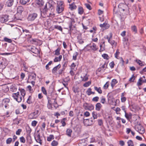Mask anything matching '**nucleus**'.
I'll return each mask as SVG.
<instances>
[{"label": "nucleus", "mask_w": 146, "mask_h": 146, "mask_svg": "<svg viewBox=\"0 0 146 146\" xmlns=\"http://www.w3.org/2000/svg\"><path fill=\"white\" fill-rule=\"evenodd\" d=\"M78 55V53L77 52H75L73 54V59L76 60L77 59V57Z\"/></svg>", "instance_id": "obj_45"}, {"label": "nucleus", "mask_w": 146, "mask_h": 146, "mask_svg": "<svg viewBox=\"0 0 146 146\" xmlns=\"http://www.w3.org/2000/svg\"><path fill=\"white\" fill-rule=\"evenodd\" d=\"M9 20V17L7 15H5L1 16L0 17V21L2 23L5 22Z\"/></svg>", "instance_id": "obj_13"}, {"label": "nucleus", "mask_w": 146, "mask_h": 146, "mask_svg": "<svg viewBox=\"0 0 146 146\" xmlns=\"http://www.w3.org/2000/svg\"><path fill=\"white\" fill-rule=\"evenodd\" d=\"M15 29L19 33V34L21 35L22 34V32H21V30L22 31V28L21 27H20L19 28L16 27Z\"/></svg>", "instance_id": "obj_42"}, {"label": "nucleus", "mask_w": 146, "mask_h": 146, "mask_svg": "<svg viewBox=\"0 0 146 146\" xmlns=\"http://www.w3.org/2000/svg\"><path fill=\"white\" fill-rule=\"evenodd\" d=\"M127 143L128 146H134L133 142L131 140L128 141Z\"/></svg>", "instance_id": "obj_46"}, {"label": "nucleus", "mask_w": 146, "mask_h": 146, "mask_svg": "<svg viewBox=\"0 0 146 146\" xmlns=\"http://www.w3.org/2000/svg\"><path fill=\"white\" fill-rule=\"evenodd\" d=\"M109 86V82H106V83L104 84V88L105 89H107Z\"/></svg>", "instance_id": "obj_61"}, {"label": "nucleus", "mask_w": 146, "mask_h": 146, "mask_svg": "<svg viewBox=\"0 0 146 146\" xmlns=\"http://www.w3.org/2000/svg\"><path fill=\"white\" fill-rule=\"evenodd\" d=\"M66 120V118H64L63 119L61 120V123L62 124V126L64 127L66 125L65 121Z\"/></svg>", "instance_id": "obj_51"}, {"label": "nucleus", "mask_w": 146, "mask_h": 146, "mask_svg": "<svg viewBox=\"0 0 146 146\" xmlns=\"http://www.w3.org/2000/svg\"><path fill=\"white\" fill-rule=\"evenodd\" d=\"M72 131V129H67L66 131V134L68 136L70 137L71 136Z\"/></svg>", "instance_id": "obj_33"}, {"label": "nucleus", "mask_w": 146, "mask_h": 146, "mask_svg": "<svg viewBox=\"0 0 146 146\" xmlns=\"http://www.w3.org/2000/svg\"><path fill=\"white\" fill-rule=\"evenodd\" d=\"M112 35L111 33H110V36L109 37L108 35H107L105 38L107 39L108 42L112 46V48H115L116 47L117 43L115 41L112 39Z\"/></svg>", "instance_id": "obj_3"}, {"label": "nucleus", "mask_w": 146, "mask_h": 146, "mask_svg": "<svg viewBox=\"0 0 146 146\" xmlns=\"http://www.w3.org/2000/svg\"><path fill=\"white\" fill-rule=\"evenodd\" d=\"M48 100V103L47 104V107L49 109H52V102H51V100H50V98L47 97Z\"/></svg>", "instance_id": "obj_19"}, {"label": "nucleus", "mask_w": 146, "mask_h": 146, "mask_svg": "<svg viewBox=\"0 0 146 146\" xmlns=\"http://www.w3.org/2000/svg\"><path fill=\"white\" fill-rule=\"evenodd\" d=\"M30 1V0H20V3L22 5H25L28 3Z\"/></svg>", "instance_id": "obj_34"}, {"label": "nucleus", "mask_w": 146, "mask_h": 146, "mask_svg": "<svg viewBox=\"0 0 146 146\" xmlns=\"http://www.w3.org/2000/svg\"><path fill=\"white\" fill-rule=\"evenodd\" d=\"M50 100H51V102H52V104L54 106V107H57V104L56 100V99H51Z\"/></svg>", "instance_id": "obj_37"}, {"label": "nucleus", "mask_w": 146, "mask_h": 146, "mask_svg": "<svg viewBox=\"0 0 146 146\" xmlns=\"http://www.w3.org/2000/svg\"><path fill=\"white\" fill-rule=\"evenodd\" d=\"M102 56L104 59L106 60H108L109 58V57L108 55L106 54H104L102 55Z\"/></svg>", "instance_id": "obj_43"}, {"label": "nucleus", "mask_w": 146, "mask_h": 146, "mask_svg": "<svg viewBox=\"0 0 146 146\" xmlns=\"http://www.w3.org/2000/svg\"><path fill=\"white\" fill-rule=\"evenodd\" d=\"M145 79L146 78L144 76L140 77L137 82V86H139L141 85L143 83H145Z\"/></svg>", "instance_id": "obj_9"}, {"label": "nucleus", "mask_w": 146, "mask_h": 146, "mask_svg": "<svg viewBox=\"0 0 146 146\" xmlns=\"http://www.w3.org/2000/svg\"><path fill=\"white\" fill-rule=\"evenodd\" d=\"M54 137L53 135H50L47 137V140L48 141H50L52 139H54Z\"/></svg>", "instance_id": "obj_36"}, {"label": "nucleus", "mask_w": 146, "mask_h": 146, "mask_svg": "<svg viewBox=\"0 0 146 146\" xmlns=\"http://www.w3.org/2000/svg\"><path fill=\"white\" fill-rule=\"evenodd\" d=\"M37 123V121L35 120L33 121L31 123V125L33 127H35Z\"/></svg>", "instance_id": "obj_60"}, {"label": "nucleus", "mask_w": 146, "mask_h": 146, "mask_svg": "<svg viewBox=\"0 0 146 146\" xmlns=\"http://www.w3.org/2000/svg\"><path fill=\"white\" fill-rule=\"evenodd\" d=\"M20 92L21 95L24 98V96L25 95V91L24 89H22L20 90Z\"/></svg>", "instance_id": "obj_48"}, {"label": "nucleus", "mask_w": 146, "mask_h": 146, "mask_svg": "<svg viewBox=\"0 0 146 146\" xmlns=\"http://www.w3.org/2000/svg\"><path fill=\"white\" fill-rule=\"evenodd\" d=\"M22 131V129H19L18 130L16 131V135H19L21 133Z\"/></svg>", "instance_id": "obj_64"}, {"label": "nucleus", "mask_w": 146, "mask_h": 146, "mask_svg": "<svg viewBox=\"0 0 146 146\" xmlns=\"http://www.w3.org/2000/svg\"><path fill=\"white\" fill-rule=\"evenodd\" d=\"M36 75L35 73H34L33 74H32L29 76L28 79L27 81V82H30L29 80H35L36 78Z\"/></svg>", "instance_id": "obj_17"}, {"label": "nucleus", "mask_w": 146, "mask_h": 146, "mask_svg": "<svg viewBox=\"0 0 146 146\" xmlns=\"http://www.w3.org/2000/svg\"><path fill=\"white\" fill-rule=\"evenodd\" d=\"M26 129L27 132L29 134H30L31 132V130L30 127L29 126H27L26 127Z\"/></svg>", "instance_id": "obj_39"}, {"label": "nucleus", "mask_w": 146, "mask_h": 146, "mask_svg": "<svg viewBox=\"0 0 146 146\" xmlns=\"http://www.w3.org/2000/svg\"><path fill=\"white\" fill-rule=\"evenodd\" d=\"M98 49V47L96 44L92 43L89 44L87 45L85 47L84 49L86 51H95Z\"/></svg>", "instance_id": "obj_1"}, {"label": "nucleus", "mask_w": 146, "mask_h": 146, "mask_svg": "<svg viewBox=\"0 0 146 146\" xmlns=\"http://www.w3.org/2000/svg\"><path fill=\"white\" fill-rule=\"evenodd\" d=\"M131 30L132 32H133L135 34L137 33V27L135 25L132 26L131 27Z\"/></svg>", "instance_id": "obj_29"}, {"label": "nucleus", "mask_w": 146, "mask_h": 146, "mask_svg": "<svg viewBox=\"0 0 146 146\" xmlns=\"http://www.w3.org/2000/svg\"><path fill=\"white\" fill-rule=\"evenodd\" d=\"M94 89L99 94H101L102 93V91L100 87L98 88L97 87L95 86L94 87Z\"/></svg>", "instance_id": "obj_31"}, {"label": "nucleus", "mask_w": 146, "mask_h": 146, "mask_svg": "<svg viewBox=\"0 0 146 146\" xmlns=\"http://www.w3.org/2000/svg\"><path fill=\"white\" fill-rule=\"evenodd\" d=\"M117 83V81L115 79H113L112 80L111 82V86L112 87V88H113V87L115 86V84H116Z\"/></svg>", "instance_id": "obj_30"}, {"label": "nucleus", "mask_w": 146, "mask_h": 146, "mask_svg": "<svg viewBox=\"0 0 146 146\" xmlns=\"http://www.w3.org/2000/svg\"><path fill=\"white\" fill-rule=\"evenodd\" d=\"M47 4H46L44 6V8L43 9L42 11L41 10L40 11L41 16L43 18H45L46 17V15L44 16H42V14L43 13L44 14H45L46 13V12L47 11Z\"/></svg>", "instance_id": "obj_16"}, {"label": "nucleus", "mask_w": 146, "mask_h": 146, "mask_svg": "<svg viewBox=\"0 0 146 146\" xmlns=\"http://www.w3.org/2000/svg\"><path fill=\"white\" fill-rule=\"evenodd\" d=\"M125 93L123 92L121 94V101L122 102H125L126 100V98L124 97Z\"/></svg>", "instance_id": "obj_25"}, {"label": "nucleus", "mask_w": 146, "mask_h": 146, "mask_svg": "<svg viewBox=\"0 0 146 146\" xmlns=\"http://www.w3.org/2000/svg\"><path fill=\"white\" fill-rule=\"evenodd\" d=\"M38 15L37 13H34L30 14L28 17V19L29 21H34L37 17Z\"/></svg>", "instance_id": "obj_10"}, {"label": "nucleus", "mask_w": 146, "mask_h": 146, "mask_svg": "<svg viewBox=\"0 0 146 146\" xmlns=\"http://www.w3.org/2000/svg\"><path fill=\"white\" fill-rule=\"evenodd\" d=\"M92 89L91 88H89L86 91V94H87L90 96L91 94Z\"/></svg>", "instance_id": "obj_55"}, {"label": "nucleus", "mask_w": 146, "mask_h": 146, "mask_svg": "<svg viewBox=\"0 0 146 146\" xmlns=\"http://www.w3.org/2000/svg\"><path fill=\"white\" fill-rule=\"evenodd\" d=\"M92 116L94 118V119H96L97 118V113L95 112H93Z\"/></svg>", "instance_id": "obj_56"}, {"label": "nucleus", "mask_w": 146, "mask_h": 146, "mask_svg": "<svg viewBox=\"0 0 146 146\" xmlns=\"http://www.w3.org/2000/svg\"><path fill=\"white\" fill-rule=\"evenodd\" d=\"M60 64H59L58 65L54 67L52 70V73H56V71L60 68Z\"/></svg>", "instance_id": "obj_23"}, {"label": "nucleus", "mask_w": 146, "mask_h": 146, "mask_svg": "<svg viewBox=\"0 0 146 146\" xmlns=\"http://www.w3.org/2000/svg\"><path fill=\"white\" fill-rule=\"evenodd\" d=\"M83 106L84 108L86 110H91L94 109V107L92 105L87 103L84 104Z\"/></svg>", "instance_id": "obj_14"}, {"label": "nucleus", "mask_w": 146, "mask_h": 146, "mask_svg": "<svg viewBox=\"0 0 146 146\" xmlns=\"http://www.w3.org/2000/svg\"><path fill=\"white\" fill-rule=\"evenodd\" d=\"M84 12L83 9L82 7H79L78 9V13L80 14H82Z\"/></svg>", "instance_id": "obj_41"}, {"label": "nucleus", "mask_w": 146, "mask_h": 146, "mask_svg": "<svg viewBox=\"0 0 146 146\" xmlns=\"http://www.w3.org/2000/svg\"><path fill=\"white\" fill-rule=\"evenodd\" d=\"M120 109L118 107L116 108L115 109V111L116 113L117 114H119L120 113L119 112L120 111Z\"/></svg>", "instance_id": "obj_63"}, {"label": "nucleus", "mask_w": 146, "mask_h": 146, "mask_svg": "<svg viewBox=\"0 0 146 146\" xmlns=\"http://www.w3.org/2000/svg\"><path fill=\"white\" fill-rule=\"evenodd\" d=\"M99 99V97L98 96H96L93 98L92 99V101L93 102H97L98 101Z\"/></svg>", "instance_id": "obj_62"}, {"label": "nucleus", "mask_w": 146, "mask_h": 146, "mask_svg": "<svg viewBox=\"0 0 146 146\" xmlns=\"http://www.w3.org/2000/svg\"><path fill=\"white\" fill-rule=\"evenodd\" d=\"M19 92H17L16 93H13V94L12 96L15 100L18 96H19Z\"/></svg>", "instance_id": "obj_40"}, {"label": "nucleus", "mask_w": 146, "mask_h": 146, "mask_svg": "<svg viewBox=\"0 0 146 146\" xmlns=\"http://www.w3.org/2000/svg\"><path fill=\"white\" fill-rule=\"evenodd\" d=\"M75 21L72 18H71L70 19V23L69 24L70 30L71 31L73 30V28L75 27L74 23Z\"/></svg>", "instance_id": "obj_11"}, {"label": "nucleus", "mask_w": 146, "mask_h": 146, "mask_svg": "<svg viewBox=\"0 0 146 146\" xmlns=\"http://www.w3.org/2000/svg\"><path fill=\"white\" fill-rule=\"evenodd\" d=\"M93 120L91 118L84 119L83 123L85 126H90L93 123Z\"/></svg>", "instance_id": "obj_12"}, {"label": "nucleus", "mask_w": 146, "mask_h": 146, "mask_svg": "<svg viewBox=\"0 0 146 146\" xmlns=\"http://www.w3.org/2000/svg\"><path fill=\"white\" fill-rule=\"evenodd\" d=\"M10 102V100L8 98H5L3 100L2 104L0 105V108L4 106L5 109H8L9 108L8 104Z\"/></svg>", "instance_id": "obj_5"}, {"label": "nucleus", "mask_w": 146, "mask_h": 146, "mask_svg": "<svg viewBox=\"0 0 146 146\" xmlns=\"http://www.w3.org/2000/svg\"><path fill=\"white\" fill-rule=\"evenodd\" d=\"M136 62L140 66H143L146 65V64L144 62L142 61L139 60H136Z\"/></svg>", "instance_id": "obj_22"}, {"label": "nucleus", "mask_w": 146, "mask_h": 146, "mask_svg": "<svg viewBox=\"0 0 146 146\" xmlns=\"http://www.w3.org/2000/svg\"><path fill=\"white\" fill-rule=\"evenodd\" d=\"M120 54V52H119V50L117 49V50L116 52L114 54V56L117 59H118V56Z\"/></svg>", "instance_id": "obj_35"}, {"label": "nucleus", "mask_w": 146, "mask_h": 146, "mask_svg": "<svg viewBox=\"0 0 146 146\" xmlns=\"http://www.w3.org/2000/svg\"><path fill=\"white\" fill-rule=\"evenodd\" d=\"M38 111L35 110L32 113L29 114V118L30 119H33L36 118L38 115Z\"/></svg>", "instance_id": "obj_8"}, {"label": "nucleus", "mask_w": 146, "mask_h": 146, "mask_svg": "<svg viewBox=\"0 0 146 146\" xmlns=\"http://www.w3.org/2000/svg\"><path fill=\"white\" fill-rule=\"evenodd\" d=\"M54 28L55 29H57L61 31H62V28L61 26L58 25H55L54 26Z\"/></svg>", "instance_id": "obj_54"}, {"label": "nucleus", "mask_w": 146, "mask_h": 146, "mask_svg": "<svg viewBox=\"0 0 146 146\" xmlns=\"http://www.w3.org/2000/svg\"><path fill=\"white\" fill-rule=\"evenodd\" d=\"M29 50L37 56L39 54L40 52L34 46H31L29 48Z\"/></svg>", "instance_id": "obj_7"}, {"label": "nucleus", "mask_w": 146, "mask_h": 146, "mask_svg": "<svg viewBox=\"0 0 146 146\" xmlns=\"http://www.w3.org/2000/svg\"><path fill=\"white\" fill-rule=\"evenodd\" d=\"M102 107L101 104L100 103H97L96 105V110L98 111H99Z\"/></svg>", "instance_id": "obj_26"}, {"label": "nucleus", "mask_w": 146, "mask_h": 146, "mask_svg": "<svg viewBox=\"0 0 146 146\" xmlns=\"http://www.w3.org/2000/svg\"><path fill=\"white\" fill-rule=\"evenodd\" d=\"M125 116L126 119L129 121L131 118L132 115L131 113H127L126 112L125 113Z\"/></svg>", "instance_id": "obj_28"}, {"label": "nucleus", "mask_w": 146, "mask_h": 146, "mask_svg": "<svg viewBox=\"0 0 146 146\" xmlns=\"http://www.w3.org/2000/svg\"><path fill=\"white\" fill-rule=\"evenodd\" d=\"M127 6V5L126 3H120L118 7L122 9L123 10V11H124L125 9H124L123 8L126 6Z\"/></svg>", "instance_id": "obj_24"}, {"label": "nucleus", "mask_w": 146, "mask_h": 146, "mask_svg": "<svg viewBox=\"0 0 146 146\" xmlns=\"http://www.w3.org/2000/svg\"><path fill=\"white\" fill-rule=\"evenodd\" d=\"M136 130L140 134H143L145 132V129L140 124L136 125L135 127Z\"/></svg>", "instance_id": "obj_4"}, {"label": "nucleus", "mask_w": 146, "mask_h": 146, "mask_svg": "<svg viewBox=\"0 0 146 146\" xmlns=\"http://www.w3.org/2000/svg\"><path fill=\"white\" fill-rule=\"evenodd\" d=\"M41 90L43 93L46 95H47L46 90L44 87H42L41 88Z\"/></svg>", "instance_id": "obj_59"}, {"label": "nucleus", "mask_w": 146, "mask_h": 146, "mask_svg": "<svg viewBox=\"0 0 146 146\" xmlns=\"http://www.w3.org/2000/svg\"><path fill=\"white\" fill-rule=\"evenodd\" d=\"M20 140L21 142L22 143H25V139L23 137H21L20 138Z\"/></svg>", "instance_id": "obj_58"}, {"label": "nucleus", "mask_w": 146, "mask_h": 146, "mask_svg": "<svg viewBox=\"0 0 146 146\" xmlns=\"http://www.w3.org/2000/svg\"><path fill=\"white\" fill-rule=\"evenodd\" d=\"M100 26L101 27H104L106 29H107L110 27V25L108 23H104L103 24H100Z\"/></svg>", "instance_id": "obj_20"}, {"label": "nucleus", "mask_w": 146, "mask_h": 146, "mask_svg": "<svg viewBox=\"0 0 146 146\" xmlns=\"http://www.w3.org/2000/svg\"><path fill=\"white\" fill-rule=\"evenodd\" d=\"M52 146H56L58 144V142L55 140L53 141L51 143Z\"/></svg>", "instance_id": "obj_53"}, {"label": "nucleus", "mask_w": 146, "mask_h": 146, "mask_svg": "<svg viewBox=\"0 0 146 146\" xmlns=\"http://www.w3.org/2000/svg\"><path fill=\"white\" fill-rule=\"evenodd\" d=\"M12 139L11 138H8L6 141V143L7 144H9L12 142Z\"/></svg>", "instance_id": "obj_57"}, {"label": "nucleus", "mask_w": 146, "mask_h": 146, "mask_svg": "<svg viewBox=\"0 0 146 146\" xmlns=\"http://www.w3.org/2000/svg\"><path fill=\"white\" fill-rule=\"evenodd\" d=\"M41 138L39 134H38L35 136V138L36 142L39 143L41 145H42Z\"/></svg>", "instance_id": "obj_15"}, {"label": "nucleus", "mask_w": 146, "mask_h": 146, "mask_svg": "<svg viewBox=\"0 0 146 146\" xmlns=\"http://www.w3.org/2000/svg\"><path fill=\"white\" fill-rule=\"evenodd\" d=\"M64 2L63 1H57L56 11L58 13H60L64 11Z\"/></svg>", "instance_id": "obj_2"}, {"label": "nucleus", "mask_w": 146, "mask_h": 146, "mask_svg": "<svg viewBox=\"0 0 146 146\" xmlns=\"http://www.w3.org/2000/svg\"><path fill=\"white\" fill-rule=\"evenodd\" d=\"M91 84V82L88 81L85 83L83 85V86L84 87H88Z\"/></svg>", "instance_id": "obj_47"}, {"label": "nucleus", "mask_w": 146, "mask_h": 146, "mask_svg": "<svg viewBox=\"0 0 146 146\" xmlns=\"http://www.w3.org/2000/svg\"><path fill=\"white\" fill-rule=\"evenodd\" d=\"M23 10V8L22 6H19L18 7L17 9V14H19V15H21Z\"/></svg>", "instance_id": "obj_18"}, {"label": "nucleus", "mask_w": 146, "mask_h": 146, "mask_svg": "<svg viewBox=\"0 0 146 146\" xmlns=\"http://www.w3.org/2000/svg\"><path fill=\"white\" fill-rule=\"evenodd\" d=\"M16 100L18 102H20L22 101V97L20 96L19 94V96L17 97Z\"/></svg>", "instance_id": "obj_50"}, {"label": "nucleus", "mask_w": 146, "mask_h": 146, "mask_svg": "<svg viewBox=\"0 0 146 146\" xmlns=\"http://www.w3.org/2000/svg\"><path fill=\"white\" fill-rule=\"evenodd\" d=\"M107 64L106 62H105L104 64L100 68L102 70H105V69L107 68Z\"/></svg>", "instance_id": "obj_44"}, {"label": "nucleus", "mask_w": 146, "mask_h": 146, "mask_svg": "<svg viewBox=\"0 0 146 146\" xmlns=\"http://www.w3.org/2000/svg\"><path fill=\"white\" fill-rule=\"evenodd\" d=\"M100 102L101 103H102L103 104H104L105 103V102H106V99L105 98L103 97L102 96L100 98Z\"/></svg>", "instance_id": "obj_52"}, {"label": "nucleus", "mask_w": 146, "mask_h": 146, "mask_svg": "<svg viewBox=\"0 0 146 146\" xmlns=\"http://www.w3.org/2000/svg\"><path fill=\"white\" fill-rule=\"evenodd\" d=\"M14 0H8L6 3V5L8 7H10L13 4Z\"/></svg>", "instance_id": "obj_21"}, {"label": "nucleus", "mask_w": 146, "mask_h": 146, "mask_svg": "<svg viewBox=\"0 0 146 146\" xmlns=\"http://www.w3.org/2000/svg\"><path fill=\"white\" fill-rule=\"evenodd\" d=\"M23 66L24 70L26 72H28V66L26 65V63H23Z\"/></svg>", "instance_id": "obj_32"}, {"label": "nucleus", "mask_w": 146, "mask_h": 146, "mask_svg": "<svg viewBox=\"0 0 146 146\" xmlns=\"http://www.w3.org/2000/svg\"><path fill=\"white\" fill-rule=\"evenodd\" d=\"M7 65V61L6 59L5 58H2L0 60V68H5Z\"/></svg>", "instance_id": "obj_6"}, {"label": "nucleus", "mask_w": 146, "mask_h": 146, "mask_svg": "<svg viewBox=\"0 0 146 146\" xmlns=\"http://www.w3.org/2000/svg\"><path fill=\"white\" fill-rule=\"evenodd\" d=\"M81 78L82 79V81L85 82L87 81L88 79V76L86 74L83 76H81Z\"/></svg>", "instance_id": "obj_27"}, {"label": "nucleus", "mask_w": 146, "mask_h": 146, "mask_svg": "<svg viewBox=\"0 0 146 146\" xmlns=\"http://www.w3.org/2000/svg\"><path fill=\"white\" fill-rule=\"evenodd\" d=\"M70 8L71 10L75 9L76 8V6L74 3H72L70 5Z\"/></svg>", "instance_id": "obj_38"}, {"label": "nucleus", "mask_w": 146, "mask_h": 146, "mask_svg": "<svg viewBox=\"0 0 146 146\" xmlns=\"http://www.w3.org/2000/svg\"><path fill=\"white\" fill-rule=\"evenodd\" d=\"M4 40L5 41L9 43H11L12 42V40L10 39H9L7 38L6 37H4Z\"/></svg>", "instance_id": "obj_49"}]
</instances>
